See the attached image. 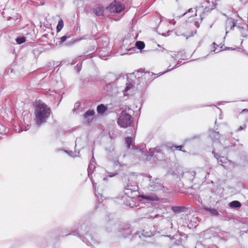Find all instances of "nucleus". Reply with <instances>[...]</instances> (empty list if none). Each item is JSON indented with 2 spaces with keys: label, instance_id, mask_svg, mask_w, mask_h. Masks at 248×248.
Wrapping results in <instances>:
<instances>
[{
  "label": "nucleus",
  "instance_id": "f257e3e1",
  "mask_svg": "<svg viewBox=\"0 0 248 248\" xmlns=\"http://www.w3.org/2000/svg\"><path fill=\"white\" fill-rule=\"evenodd\" d=\"M177 67V64L173 67H171L169 65L167 71L163 72H160L158 74H155L151 72H146L142 73L140 71H135L133 73L129 74L127 75V82L126 86L123 92L126 93L132 90H134L135 88H138V85L142 84L141 87H143L149 84L152 81L155 79L156 77L163 75L167 72Z\"/></svg>",
  "mask_w": 248,
  "mask_h": 248
},
{
  "label": "nucleus",
  "instance_id": "f03ea898",
  "mask_svg": "<svg viewBox=\"0 0 248 248\" xmlns=\"http://www.w3.org/2000/svg\"><path fill=\"white\" fill-rule=\"evenodd\" d=\"M93 228L91 226L86 224H83L81 226L80 231L78 230V232H77V231H71L69 233L63 234V235H78L87 245L93 246V245L98 244L99 241L93 235Z\"/></svg>",
  "mask_w": 248,
  "mask_h": 248
},
{
  "label": "nucleus",
  "instance_id": "7ed1b4c3",
  "mask_svg": "<svg viewBox=\"0 0 248 248\" xmlns=\"http://www.w3.org/2000/svg\"><path fill=\"white\" fill-rule=\"evenodd\" d=\"M51 113V108L40 100H36L34 105L35 124L40 127L46 123Z\"/></svg>",
  "mask_w": 248,
  "mask_h": 248
},
{
  "label": "nucleus",
  "instance_id": "20e7f679",
  "mask_svg": "<svg viewBox=\"0 0 248 248\" xmlns=\"http://www.w3.org/2000/svg\"><path fill=\"white\" fill-rule=\"evenodd\" d=\"M119 235L120 237L124 238H130L135 236L136 237L138 235L139 237L141 238L140 234L144 237H150L152 235V233L150 232H145V231L143 230L142 232H137L135 234L132 235V228L131 226L129 224L123 223L120 225L118 228Z\"/></svg>",
  "mask_w": 248,
  "mask_h": 248
},
{
  "label": "nucleus",
  "instance_id": "39448f33",
  "mask_svg": "<svg viewBox=\"0 0 248 248\" xmlns=\"http://www.w3.org/2000/svg\"><path fill=\"white\" fill-rule=\"evenodd\" d=\"M133 123L132 116L124 111H122L118 119L117 123L122 127L130 126Z\"/></svg>",
  "mask_w": 248,
  "mask_h": 248
},
{
  "label": "nucleus",
  "instance_id": "423d86ee",
  "mask_svg": "<svg viewBox=\"0 0 248 248\" xmlns=\"http://www.w3.org/2000/svg\"><path fill=\"white\" fill-rule=\"evenodd\" d=\"M148 187L149 190L155 191H163V189L164 188L161 181L159 179L157 178H152L151 177L149 179Z\"/></svg>",
  "mask_w": 248,
  "mask_h": 248
},
{
  "label": "nucleus",
  "instance_id": "0eeeda50",
  "mask_svg": "<svg viewBox=\"0 0 248 248\" xmlns=\"http://www.w3.org/2000/svg\"><path fill=\"white\" fill-rule=\"evenodd\" d=\"M209 135L214 143H217L219 145L222 146L224 149H228L230 147L234 146V144H231V145H228L225 143L222 144L219 140L220 137L219 133L214 130V129L209 130Z\"/></svg>",
  "mask_w": 248,
  "mask_h": 248
},
{
  "label": "nucleus",
  "instance_id": "6e6552de",
  "mask_svg": "<svg viewBox=\"0 0 248 248\" xmlns=\"http://www.w3.org/2000/svg\"><path fill=\"white\" fill-rule=\"evenodd\" d=\"M109 77L112 78V79H113L114 81L106 84L104 88V90L106 92H112V93H118L119 91H118L116 84L115 82V81L117 79V77L113 74H109Z\"/></svg>",
  "mask_w": 248,
  "mask_h": 248
},
{
  "label": "nucleus",
  "instance_id": "1a4fd4ad",
  "mask_svg": "<svg viewBox=\"0 0 248 248\" xmlns=\"http://www.w3.org/2000/svg\"><path fill=\"white\" fill-rule=\"evenodd\" d=\"M124 9V6L116 1L112 2L108 7L107 10L110 13H119Z\"/></svg>",
  "mask_w": 248,
  "mask_h": 248
},
{
  "label": "nucleus",
  "instance_id": "9d476101",
  "mask_svg": "<svg viewBox=\"0 0 248 248\" xmlns=\"http://www.w3.org/2000/svg\"><path fill=\"white\" fill-rule=\"evenodd\" d=\"M138 187L137 186L127 184L124 187V192L128 197H131L133 196V193L138 191Z\"/></svg>",
  "mask_w": 248,
  "mask_h": 248
},
{
  "label": "nucleus",
  "instance_id": "9b49d317",
  "mask_svg": "<svg viewBox=\"0 0 248 248\" xmlns=\"http://www.w3.org/2000/svg\"><path fill=\"white\" fill-rule=\"evenodd\" d=\"M93 12L97 16H101L104 13V7L101 5H97L93 8Z\"/></svg>",
  "mask_w": 248,
  "mask_h": 248
},
{
  "label": "nucleus",
  "instance_id": "f8f14e48",
  "mask_svg": "<svg viewBox=\"0 0 248 248\" xmlns=\"http://www.w3.org/2000/svg\"><path fill=\"white\" fill-rule=\"evenodd\" d=\"M187 208L185 206H172L171 210L175 214H179L182 212H186L187 210Z\"/></svg>",
  "mask_w": 248,
  "mask_h": 248
},
{
  "label": "nucleus",
  "instance_id": "ddd939ff",
  "mask_svg": "<svg viewBox=\"0 0 248 248\" xmlns=\"http://www.w3.org/2000/svg\"><path fill=\"white\" fill-rule=\"evenodd\" d=\"M229 206L231 208L238 209L241 207V203L238 201H233L229 203Z\"/></svg>",
  "mask_w": 248,
  "mask_h": 248
},
{
  "label": "nucleus",
  "instance_id": "4468645a",
  "mask_svg": "<svg viewBox=\"0 0 248 248\" xmlns=\"http://www.w3.org/2000/svg\"><path fill=\"white\" fill-rule=\"evenodd\" d=\"M203 209L207 212H210L212 216H217L219 215L218 211L215 208L205 207L203 208Z\"/></svg>",
  "mask_w": 248,
  "mask_h": 248
},
{
  "label": "nucleus",
  "instance_id": "2eb2a0df",
  "mask_svg": "<svg viewBox=\"0 0 248 248\" xmlns=\"http://www.w3.org/2000/svg\"><path fill=\"white\" fill-rule=\"evenodd\" d=\"M107 109V107L104 104L99 105L97 107V112L98 114H103Z\"/></svg>",
  "mask_w": 248,
  "mask_h": 248
},
{
  "label": "nucleus",
  "instance_id": "dca6fc26",
  "mask_svg": "<svg viewBox=\"0 0 248 248\" xmlns=\"http://www.w3.org/2000/svg\"><path fill=\"white\" fill-rule=\"evenodd\" d=\"M183 147H184V145H183L169 146V147H168V150H170V151H174L176 149H178L179 151H182L183 152H185V151H184V150H182V148H183Z\"/></svg>",
  "mask_w": 248,
  "mask_h": 248
},
{
  "label": "nucleus",
  "instance_id": "f3484780",
  "mask_svg": "<svg viewBox=\"0 0 248 248\" xmlns=\"http://www.w3.org/2000/svg\"><path fill=\"white\" fill-rule=\"evenodd\" d=\"M198 12V10H196L195 8H190L188 10V11L186 13H185L183 15H186L188 13H192V14L190 15L189 17H192L194 16H197V13Z\"/></svg>",
  "mask_w": 248,
  "mask_h": 248
},
{
  "label": "nucleus",
  "instance_id": "a211bd4d",
  "mask_svg": "<svg viewBox=\"0 0 248 248\" xmlns=\"http://www.w3.org/2000/svg\"><path fill=\"white\" fill-rule=\"evenodd\" d=\"M215 230V228H210L207 230H206L205 231V233L206 234H212V235L213 236V237H219V235L217 234H216L215 233L213 232H214V230Z\"/></svg>",
  "mask_w": 248,
  "mask_h": 248
},
{
  "label": "nucleus",
  "instance_id": "6ab92c4d",
  "mask_svg": "<svg viewBox=\"0 0 248 248\" xmlns=\"http://www.w3.org/2000/svg\"><path fill=\"white\" fill-rule=\"evenodd\" d=\"M217 160L218 164L221 166H223V164L226 163L228 161L226 157L222 156H219L218 158H217Z\"/></svg>",
  "mask_w": 248,
  "mask_h": 248
},
{
  "label": "nucleus",
  "instance_id": "aec40b11",
  "mask_svg": "<svg viewBox=\"0 0 248 248\" xmlns=\"http://www.w3.org/2000/svg\"><path fill=\"white\" fill-rule=\"evenodd\" d=\"M74 5L78 8L82 7L84 5L83 0H76L74 1Z\"/></svg>",
  "mask_w": 248,
  "mask_h": 248
},
{
  "label": "nucleus",
  "instance_id": "412c9836",
  "mask_svg": "<svg viewBox=\"0 0 248 248\" xmlns=\"http://www.w3.org/2000/svg\"><path fill=\"white\" fill-rule=\"evenodd\" d=\"M136 47L140 50H142L145 47V44L143 42L137 41L136 43Z\"/></svg>",
  "mask_w": 248,
  "mask_h": 248
},
{
  "label": "nucleus",
  "instance_id": "4be33fe9",
  "mask_svg": "<svg viewBox=\"0 0 248 248\" xmlns=\"http://www.w3.org/2000/svg\"><path fill=\"white\" fill-rule=\"evenodd\" d=\"M125 143L128 148L130 147L132 142H133V138L131 137L125 138Z\"/></svg>",
  "mask_w": 248,
  "mask_h": 248
},
{
  "label": "nucleus",
  "instance_id": "5701e85b",
  "mask_svg": "<svg viewBox=\"0 0 248 248\" xmlns=\"http://www.w3.org/2000/svg\"><path fill=\"white\" fill-rule=\"evenodd\" d=\"M63 22L62 19H60L58 23L57 26V31H60L63 28Z\"/></svg>",
  "mask_w": 248,
  "mask_h": 248
},
{
  "label": "nucleus",
  "instance_id": "b1692460",
  "mask_svg": "<svg viewBox=\"0 0 248 248\" xmlns=\"http://www.w3.org/2000/svg\"><path fill=\"white\" fill-rule=\"evenodd\" d=\"M94 111L93 110H89L87 111L84 114V117L87 118L89 116H92L94 114Z\"/></svg>",
  "mask_w": 248,
  "mask_h": 248
},
{
  "label": "nucleus",
  "instance_id": "393cba45",
  "mask_svg": "<svg viewBox=\"0 0 248 248\" xmlns=\"http://www.w3.org/2000/svg\"><path fill=\"white\" fill-rule=\"evenodd\" d=\"M17 44L20 45L26 41V38L24 37H19L16 39Z\"/></svg>",
  "mask_w": 248,
  "mask_h": 248
},
{
  "label": "nucleus",
  "instance_id": "a878e982",
  "mask_svg": "<svg viewBox=\"0 0 248 248\" xmlns=\"http://www.w3.org/2000/svg\"><path fill=\"white\" fill-rule=\"evenodd\" d=\"M227 26H230V30H233L235 26V23L232 20H229L227 22Z\"/></svg>",
  "mask_w": 248,
  "mask_h": 248
},
{
  "label": "nucleus",
  "instance_id": "bb28decb",
  "mask_svg": "<svg viewBox=\"0 0 248 248\" xmlns=\"http://www.w3.org/2000/svg\"><path fill=\"white\" fill-rule=\"evenodd\" d=\"M140 197L143 199L147 200L148 201H153L154 200V199L153 198V197L149 195H142L140 196Z\"/></svg>",
  "mask_w": 248,
  "mask_h": 248
},
{
  "label": "nucleus",
  "instance_id": "cd10ccee",
  "mask_svg": "<svg viewBox=\"0 0 248 248\" xmlns=\"http://www.w3.org/2000/svg\"><path fill=\"white\" fill-rule=\"evenodd\" d=\"M108 176L109 177H113L116 176L118 174V173L117 172H108Z\"/></svg>",
  "mask_w": 248,
  "mask_h": 248
},
{
  "label": "nucleus",
  "instance_id": "c85d7f7f",
  "mask_svg": "<svg viewBox=\"0 0 248 248\" xmlns=\"http://www.w3.org/2000/svg\"><path fill=\"white\" fill-rule=\"evenodd\" d=\"M67 38V37L66 35H64L60 39V43H63Z\"/></svg>",
  "mask_w": 248,
  "mask_h": 248
},
{
  "label": "nucleus",
  "instance_id": "c756f323",
  "mask_svg": "<svg viewBox=\"0 0 248 248\" xmlns=\"http://www.w3.org/2000/svg\"><path fill=\"white\" fill-rule=\"evenodd\" d=\"M212 154L214 155V157L217 159V158H218L219 156H220L219 155H218L217 154L216 152H215V150H213L212 151Z\"/></svg>",
  "mask_w": 248,
  "mask_h": 248
},
{
  "label": "nucleus",
  "instance_id": "7c9ffc66",
  "mask_svg": "<svg viewBox=\"0 0 248 248\" xmlns=\"http://www.w3.org/2000/svg\"><path fill=\"white\" fill-rule=\"evenodd\" d=\"M215 7H216V6H215V5L213 6V7H212L211 8H207V7H205V8H204V11H206V12L209 11L210 10H213V9H214V8H215Z\"/></svg>",
  "mask_w": 248,
  "mask_h": 248
},
{
  "label": "nucleus",
  "instance_id": "2f4dec72",
  "mask_svg": "<svg viewBox=\"0 0 248 248\" xmlns=\"http://www.w3.org/2000/svg\"><path fill=\"white\" fill-rule=\"evenodd\" d=\"M176 34H177V35H184V36H186V34H185V33L184 32V33H181L179 31H177Z\"/></svg>",
  "mask_w": 248,
  "mask_h": 248
},
{
  "label": "nucleus",
  "instance_id": "473e14b6",
  "mask_svg": "<svg viewBox=\"0 0 248 248\" xmlns=\"http://www.w3.org/2000/svg\"><path fill=\"white\" fill-rule=\"evenodd\" d=\"M204 12H203L202 13V14H200L199 15V16H200V18H201V21H202V20L203 19V18H204V16H203V15H204Z\"/></svg>",
  "mask_w": 248,
  "mask_h": 248
},
{
  "label": "nucleus",
  "instance_id": "72a5a7b5",
  "mask_svg": "<svg viewBox=\"0 0 248 248\" xmlns=\"http://www.w3.org/2000/svg\"><path fill=\"white\" fill-rule=\"evenodd\" d=\"M92 167H93V168L94 169L95 167V166L93 164V162H91L90 163L89 166V168H92Z\"/></svg>",
  "mask_w": 248,
  "mask_h": 248
},
{
  "label": "nucleus",
  "instance_id": "f704fd0d",
  "mask_svg": "<svg viewBox=\"0 0 248 248\" xmlns=\"http://www.w3.org/2000/svg\"><path fill=\"white\" fill-rule=\"evenodd\" d=\"M217 45L215 43H213V44H212V46H213V48H214V50H213V51L215 52V50H216V46Z\"/></svg>",
  "mask_w": 248,
  "mask_h": 248
},
{
  "label": "nucleus",
  "instance_id": "c9c22d12",
  "mask_svg": "<svg viewBox=\"0 0 248 248\" xmlns=\"http://www.w3.org/2000/svg\"><path fill=\"white\" fill-rule=\"evenodd\" d=\"M244 129V127H243L242 126H240L238 129V131H241Z\"/></svg>",
  "mask_w": 248,
  "mask_h": 248
},
{
  "label": "nucleus",
  "instance_id": "e433bc0d",
  "mask_svg": "<svg viewBox=\"0 0 248 248\" xmlns=\"http://www.w3.org/2000/svg\"><path fill=\"white\" fill-rule=\"evenodd\" d=\"M169 22H170V24H172L174 25V24H175V22L173 20H170V21H169Z\"/></svg>",
  "mask_w": 248,
  "mask_h": 248
},
{
  "label": "nucleus",
  "instance_id": "4c0bfd02",
  "mask_svg": "<svg viewBox=\"0 0 248 248\" xmlns=\"http://www.w3.org/2000/svg\"><path fill=\"white\" fill-rule=\"evenodd\" d=\"M168 32H168L167 33H162L161 34H162L163 36H167V35H169V34H168Z\"/></svg>",
  "mask_w": 248,
  "mask_h": 248
},
{
  "label": "nucleus",
  "instance_id": "58836bf2",
  "mask_svg": "<svg viewBox=\"0 0 248 248\" xmlns=\"http://www.w3.org/2000/svg\"><path fill=\"white\" fill-rule=\"evenodd\" d=\"M245 111H248V109H244L242 111V113L245 112Z\"/></svg>",
  "mask_w": 248,
  "mask_h": 248
},
{
  "label": "nucleus",
  "instance_id": "ea45409f",
  "mask_svg": "<svg viewBox=\"0 0 248 248\" xmlns=\"http://www.w3.org/2000/svg\"><path fill=\"white\" fill-rule=\"evenodd\" d=\"M199 137V136H194L192 138V140L194 139H196V138H198Z\"/></svg>",
  "mask_w": 248,
  "mask_h": 248
},
{
  "label": "nucleus",
  "instance_id": "a19ab883",
  "mask_svg": "<svg viewBox=\"0 0 248 248\" xmlns=\"http://www.w3.org/2000/svg\"><path fill=\"white\" fill-rule=\"evenodd\" d=\"M94 158L93 157V156L92 157V158L91 159V162H94Z\"/></svg>",
  "mask_w": 248,
  "mask_h": 248
},
{
  "label": "nucleus",
  "instance_id": "79ce46f5",
  "mask_svg": "<svg viewBox=\"0 0 248 248\" xmlns=\"http://www.w3.org/2000/svg\"><path fill=\"white\" fill-rule=\"evenodd\" d=\"M218 104L221 105V104H223V103H222V102L218 103Z\"/></svg>",
  "mask_w": 248,
  "mask_h": 248
},
{
  "label": "nucleus",
  "instance_id": "37998d69",
  "mask_svg": "<svg viewBox=\"0 0 248 248\" xmlns=\"http://www.w3.org/2000/svg\"><path fill=\"white\" fill-rule=\"evenodd\" d=\"M96 196H97V198L99 199V197L97 194H96Z\"/></svg>",
  "mask_w": 248,
  "mask_h": 248
},
{
  "label": "nucleus",
  "instance_id": "c03bdc74",
  "mask_svg": "<svg viewBox=\"0 0 248 248\" xmlns=\"http://www.w3.org/2000/svg\"><path fill=\"white\" fill-rule=\"evenodd\" d=\"M103 179H104V180H106L107 179V178H104Z\"/></svg>",
  "mask_w": 248,
  "mask_h": 248
},
{
  "label": "nucleus",
  "instance_id": "a18cd8bd",
  "mask_svg": "<svg viewBox=\"0 0 248 248\" xmlns=\"http://www.w3.org/2000/svg\"><path fill=\"white\" fill-rule=\"evenodd\" d=\"M228 31H226V33L227 34V33H228Z\"/></svg>",
  "mask_w": 248,
  "mask_h": 248
},
{
  "label": "nucleus",
  "instance_id": "49530a36",
  "mask_svg": "<svg viewBox=\"0 0 248 248\" xmlns=\"http://www.w3.org/2000/svg\"><path fill=\"white\" fill-rule=\"evenodd\" d=\"M212 106V105H210V106L207 105V106H207V107H209V106Z\"/></svg>",
  "mask_w": 248,
  "mask_h": 248
},
{
  "label": "nucleus",
  "instance_id": "de8ad7c7",
  "mask_svg": "<svg viewBox=\"0 0 248 248\" xmlns=\"http://www.w3.org/2000/svg\"><path fill=\"white\" fill-rule=\"evenodd\" d=\"M78 67H79L80 66V65H78Z\"/></svg>",
  "mask_w": 248,
  "mask_h": 248
},
{
  "label": "nucleus",
  "instance_id": "09e8293b",
  "mask_svg": "<svg viewBox=\"0 0 248 248\" xmlns=\"http://www.w3.org/2000/svg\"><path fill=\"white\" fill-rule=\"evenodd\" d=\"M124 96H125L126 94L124 93Z\"/></svg>",
  "mask_w": 248,
  "mask_h": 248
}]
</instances>
